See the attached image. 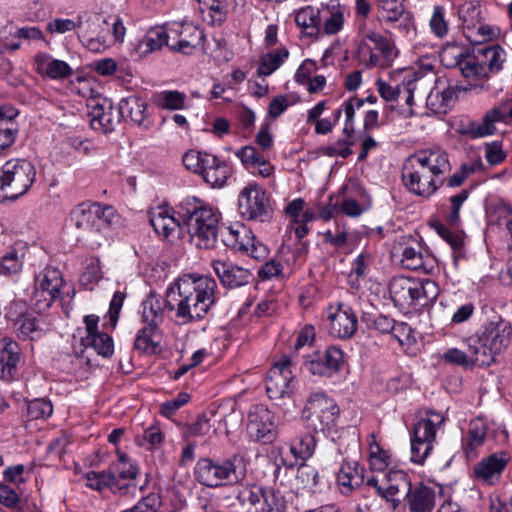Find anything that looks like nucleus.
<instances>
[{
	"label": "nucleus",
	"mask_w": 512,
	"mask_h": 512,
	"mask_svg": "<svg viewBox=\"0 0 512 512\" xmlns=\"http://www.w3.org/2000/svg\"><path fill=\"white\" fill-rule=\"evenodd\" d=\"M81 344L85 348H93L103 357L111 356L114 350L113 340L107 333L100 332L91 336H84L81 338Z\"/></svg>",
	"instance_id": "nucleus-50"
},
{
	"label": "nucleus",
	"mask_w": 512,
	"mask_h": 512,
	"mask_svg": "<svg viewBox=\"0 0 512 512\" xmlns=\"http://www.w3.org/2000/svg\"><path fill=\"white\" fill-rule=\"evenodd\" d=\"M161 334L155 324L145 325L141 328L135 337L134 349L146 355H154L160 353Z\"/></svg>",
	"instance_id": "nucleus-31"
},
{
	"label": "nucleus",
	"mask_w": 512,
	"mask_h": 512,
	"mask_svg": "<svg viewBox=\"0 0 512 512\" xmlns=\"http://www.w3.org/2000/svg\"><path fill=\"white\" fill-rule=\"evenodd\" d=\"M354 131L349 130L348 133L343 132V138L337 140L333 144H329L323 147L325 155L330 157L339 156L341 158H347L352 155L353 151L351 145L354 143Z\"/></svg>",
	"instance_id": "nucleus-51"
},
{
	"label": "nucleus",
	"mask_w": 512,
	"mask_h": 512,
	"mask_svg": "<svg viewBox=\"0 0 512 512\" xmlns=\"http://www.w3.org/2000/svg\"><path fill=\"white\" fill-rule=\"evenodd\" d=\"M320 16V27L326 34L333 35L342 29L344 17L339 8L322 6Z\"/></svg>",
	"instance_id": "nucleus-48"
},
{
	"label": "nucleus",
	"mask_w": 512,
	"mask_h": 512,
	"mask_svg": "<svg viewBox=\"0 0 512 512\" xmlns=\"http://www.w3.org/2000/svg\"><path fill=\"white\" fill-rule=\"evenodd\" d=\"M33 66L39 76L52 80L65 79L73 74V69L68 63L54 59L45 52H39L34 56Z\"/></svg>",
	"instance_id": "nucleus-23"
},
{
	"label": "nucleus",
	"mask_w": 512,
	"mask_h": 512,
	"mask_svg": "<svg viewBox=\"0 0 512 512\" xmlns=\"http://www.w3.org/2000/svg\"><path fill=\"white\" fill-rule=\"evenodd\" d=\"M407 0H375L379 19L390 30L401 35L412 34L415 27V20L412 12L406 7Z\"/></svg>",
	"instance_id": "nucleus-11"
},
{
	"label": "nucleus",
	"mask_w": 512,
	"mask_h": 512,
	"mask_svg": "<svg viewBox=\"0 0 512 512\" xmlns=\"http://www.w3.org/2000/svg\"><path fill=\"white\" fill-rule=\"evenodd\" d=\"M433 227L437 233L451 246L453 250L454 264L457 266L461 259L465 258L463 251V237L449 230L444 224L436 222Z\"/></svg>",
	"instance_id": "nucleus-49"
},
{
	"label": "nucleus",
	"mask_w": 512,
	"mask_h": 512,
	"mask_svg": "<svg viewBox=\"0 0 512 512\" xmlns=\"http://www.w3.org/2000/svg\"><path fill=\"white\" fill-rule=\"evenodd\" d=\"M21 358L19 345L11 338L4 337L0 339V378L11 380L16 371Z\"/></svg>",
	"instance_id": "nucleus-26"
},
{
	"label": "nucleus",
	"mask_w": 512,
	"mask_h": 512,
	"mask_svg": "<svg viewBox=\"0 0 512 512\" xmlns=\"http://www.w3.org/2000/svg\"><path fill=\"white\" fill-rule=\"evenodd\" d=\"M295 388V375L290 358L284 357L274 364L266 378V391L271 399H280L292 394Z\"/></svg>",
	"instance_id": "nucleus-12"
},
{
	"label": "nucleus",
	"mask_w": 512,
	"mask_h": 512,
	"mask_svg": "<svg viewBox=\"0 0 512 512\" xmlns=\"http://www.w3.org/2000/svg\"><path fill=\"white\" fill-rule=\"evenodd\" d=\"M161 507V498L156 493L143 497L134 507L122 512H158Z\"/></svg>",
	"instance_id": "nucleus-64"
},
{
	"label": "nucleus",
	"mask_w": 512,
	"mask_h": 512,
	"mask_svg": "<svg viewBox=\"0 0 512 512\" xmlns=\"http://www.w3.org/2000/svg\"><path fill=\"white\" fill-rule=\"evenodd\" d=\"M254 238L255 235L253 232L243 224L230 226L223 234L224 244L227 247L242 253L251 250L250 245H252Z\"/></svg>",
	"instance_id": "nucleus-33"
},
{
	"label": "nucleus",
	"mask_w": 512,
	"mask_h": 512,
	"mask_svg": "<svg viewBox=\"0 0 512 512\" xmlns=\"http://www.w3.org/2000/svg\"><path fill=\"white\" fill-rule=\"evenodd\" d=\"M36 176L34 165L25 159H11L0 169V202L15 200L30 189Z\"/></svg>",
	"instance_id": "nucleus-5"
},
{
	"label": "nucleus",
	"mask_w": 512,
	"mask_h": 512,
	"mask_svg": "<svg viewBox=\"0 0 512 512\" xmlns=\"http://www.w3.org/2000/svg\"><path fill=\"white\" fill-rule=\"evenodd\" d=\"M433 442L411 438V461L423 465L433 450Z\"/></svg>",
	"instance_id": "nucleus-63"
},
{
	"label": "nucleus",
	"mask_w": 512,
	"mask_h": 512,
	"mask_svg": "<svg viewBox=\"0 0 512 512\" xmlns=\"http://www.w3.org/2000/svg\"><path fill=\"white\" fill-rule=\"evenodd\" d=\"M331 332L339 338H350L357 329V317L352 309L340 306L336 313L330 316Z\"/></svg>",
	"instance_id": "nucleus-32"
},
{
	"label": "nucleus",
	"mask_w": 512,
	"mask_h": 512,
	"mask_svg": "<svg viewBox=\"0 0 512 512\" xmlns=\"http://www.w3.org/2000/svg\"><path fill=\"white\" fill-rule=\"evenodd\" d=\"M441 62L447 67H459L467 57V51L457 45H447L443 48L441 54Z\"/></svg>",
	"instance_id": "nucleus-60"
},
{
	"label": "nucleus",
	"mask_w": 512,
	"mask_h": 512,
	"mask_svg": "<svg viewBox=\"0 0 512 512\" xmlns=\"http://www.w3.org/2000/svg\"><path fill=\"white\" fill-rule=\"evenodd\" d=\"M410 166L422 167L434 177L439 178L441 175L450 170L448 155L442 150H423L408 158Z\"/></svg>",
	"instance_id": "nucleus-22"
},
{
	"label": "nucleus",
	"mask_w": 512,
	"mask_h": 512,
	"mask_svg": "<svg viewBox=\"0 0 512 512\" xmlns=\"http://www.w3.org/2000/svg\"><path fill=\"white\" fill-rule=\"evenodd\" d=\"M204 164L206 165L200 174L202 178L214 188L223 187L231 175L228 164L212 154L206 158Z\"/></svg>",
	"instance_id": "nucleus-28"
},
{
	"label": "nucleus",
	"mask_w": 512,
	"mask_h": 512,
	"mask_svg": "<svg viewBox=\"0 0 512 512\" xmlns=\"http://www.w3.org/2000/svg\"><path fill=\"white\" fill-rule=\"evenodd\" d=\"M458 16L466 35L482 20L481 7L474 1H466L460 6Z\"/></svg>",
	"instance_id": "nucleus-46"
},
{
	"label": "nucleus",
	"mask_w": 512,
	"mask_h": 512,
	"mask_svg": "<svg viewBox=\"0 0 512 512\" xmlns=\"http://www.w3.org/2000/svg\"><path fill=\"white\" fill-rule=\"evenodd\" d=\"M342 363L343 353L334 346L324 351H315L304 360V366L310 373L322 377H331L338 373Z\"/></svg>",
	"instance_id": "nucleus-15"
},
{
	"label": "nucleus",
	"mask_w": 512,
	"mask_h": 512,
	"mask_svg": "<svg viewBox=\"0 0 512 512\" xmlns=\"http://www.w3.org/2000/svg\"><path fill=\"white\" fill-rule=\"evenodd\" d=\"M90 109V125L92 129L103 133L115 130L120 122V113L114 112L112 103L106 98L90 99L87 103Z\"/></svg>",
	"instance_id": "nucleus-19"
},
{
	"label": "nucleus",
	"mask_w": 512,
	"mask_h": 512,
	"mask_svg": "<svg viewBox=\"0 0 512 512\" xmlns=\"http://www.w3.org/2000/svg\"><path fill=\"white\" fill-rule=\"evenodd\" d=\"M24 309V303L14 302L10 305L7 316L14 321L15 329L20 337L34 340L40 337L43 330L35 317L23 313Z\"/></svg>",
	"instance_id": "nucleus-24"
},
{
	"label": "nucleus",
	"mask_w": 512,
	"mask_h": 512,
	"mask_svg": "<svg viewBox=\"0 0 512 512\" xmlns=\"http://www.w3.org/2000/svg\"><path fill=\"white\" fill-rule=\"evenodd\" d=\"M431 32L438 38H444L449 32V22L446 18L445 8L435 5L429 20Z\"/></svg>",
	"instance_id": "nucleus-55"
},
{
	"label": "nucleus",
	"mask_w": 512,
	"mask_h": 512,
	"mask_svg": "<svg viewBox=\"0 0 512 512\" xmlns=\"http://www.w3.org/2000/svg\"><path fill=\"white\" fill-rule=\"evenodd\" d=\"M211 266L223 286L237 288L249 284L253 278L249 269L232 262L212 260Z\"/></svg>",
	"instance_id": "nucleus-21"
},
{
	"label": "nucleus",
	"mask_w": 512,
	"mask_h": 512,
	"mask_svg": "<svg viewBox=\"0 0 512 512\" xmlns=\"http://www.w3.org/2000/svg\"><path fill=\"white\" fill-rule=\"evenodd\" d=\"M264 488L256 485L246 486L240 489L236 499L242 506H257L263 497Z\"/></svg>",
	"instance_id": "nucleus-61"
},
{
	"label": "nucleus",
	"mask_w": 512,
	"mask_h": 512,
	"mask_svg": "<svg viewBox=\"0 0 512 512\" xmlns=\"http://www.w3.org/2000/svg\"><path fill=\"white\" fill-rule=\"evenodd\" d=\"M510 461L507 452H495L487 457L482 458L473 467L474 478L484 485L497 484L502 476L503 471Z\"/></svg>",
	"instance_id": "nucleus-17"
},
{
	"label": "nucleus",
	"mask_w": 512,
	"mask_h": 512,
	"mask_svg": "<svg viewBox=\"0 0 512 512\" xmlns=\"http://www.w3.org/2000/svg\"><path fill=\"white\" fill-rule=\"evenodd\" d=\"M146 102L137 95H130L119 102V113L141 124L146 118Z\"/></svg>",
	"instance_id": "nucleus-41"
},
{
	"label": "nucleus",
	"mask_w": 512,
	"mask_h": 512,
	"mask_svg": "<svg viewBox=\"0 0 512 512\" xmlns=\"http://www.w3.org/2000/svg\"><path fill=\"white\" fill-rule=\"evenodd\" d=\"M511 335L512 328L509 323L499 320L485 325L480 337L495 358L508 347Z\"/></svg>",
	"instance_id": "nucleus-20"
},
{
	"label": "nucleus",
	"mask_w": 512,
	"mask_h": 512,
	"mask_svg": "<svg viewBox=\"0 0 512 512\" xmlns=\"http://www.w3.org/2000/svg\"><path fill=\"white\" fill-rule=\"evenodd\" d=\"M367 484L375 489L378 496L389 502L392 509H396L406 499L412 487L410 478L402 470H391L381 477L373 476Z\"/></svg>",
	"instance_id": "nucleus-9"
},
{
	"label": "nucleus",
	"mask_w": 512,
	"mask_h": 512,
	"mask_svg": "<svg viewBox=\"0 0 512 512\" xmlns=\"http://www.w3.org/2000/svg\"><path fill=\"white\" fill-rule=\"evenodd\" d=\"M397 56L395 44L378 32H368L357 44V60L367 68H389Z\"/></svg>",
	"instance_id": "nucleus-6"
},
{
	"label": "nucleus",
	"mask_w": 512,
	"mask_h": 512,
	"mask_svg": "<svg viewBox=\"0 0 512 512\" xmlns=\"http://www.w3.org/2000/svg\"><path fill=\"white\" fill-rule=\"evenodd\" d=\"M410 512H432L435 506V491L426 485L412 486L405 499Z\"/></svg>",
	"instance_id": "nucleus-30"
},
{
	"label": "nucleus",
	"mask_w": 512,
	"mask_h": 512,
	"mask_svg": "<svg viewBox=\"0 0 512 512\" xmlns=\"http://www.w3.org/2000/svg\"><path fill=\"white\" fill-rule=\"evenodd\" d=\"M288 56L289 52L286 48H280L264 54L257 68V75L259 77L271 75L285 62Z\"/></svg>",
	"instance_id": "nucleus-44"
},
{
	"label": "nucleus",
	"mask_w": 512,
	"mask_h": 512,
	"mask_svg": "<svg viewBox=\"0 0 512 512\" xmlns=\"http://www.w3.org/2000/svg\"><path fill=\"white\" fill-rule=\"evenodd\" d=\"M270 413L263 406L254 407L248 414L247 430L257 440L267 438L271 432Z\"/></svg>",
	"instance_id": "nucleus-35"
},
{
	"label": "nucleus",
	"mask_w": 512,
	"mask_h": 512,
	"mask_svg": "<svg viewBox=\"0 0 512 512\" xmlns=\"http://www.w3.org/2000/svg\"><path fill=\"white\" fill-rule=\"evenodd\" d=\"M142 318L147 325L155 324L158 327L163 320V303L159 296L151 293L142 302Z\"/></svg>",
	"instance_id": "nucleus-45"
},
{
	"label": "nucleus",
	"mask_w": 512,
	"mask_h": 512,
	"mask_svg": "<svg viewBox=\"0 0 512 512\" xmlns=\"http://www.w3.org/2000/svg\"><path fill=\"white\" fill-rule=\"evenodd\" d=\"M389 293L395 306L400 309H409L417 303L424 306L435 301L438 296V286L428 279L397 276L390 281Z\"/></svg>",
	"instance_id": "nucleus-4"
},
{
	"label": "nucleus",
	"mask_w": 512,
	"mask_h": 512,
	"mask_svg": "<svg viewBox=\"0 0 512 512\" xmlns=\"http://www.w3.org/2000/svg\"><path fill=\"white\" fill-rule=\"evenodd\" d=\"M167 35H169L168 25L148 31L137 46L138 53L146 55L161 49L164 45L169 47L170 40Z\"/></svg>",
	"instance_id": "nucleus-39"
},
{
	"label": "nucleus",
	"mask_w": 512,
	"mask_h": 512,
	"mask_svg": "<svg viewBox=\"0 0 512 512\" xmlns=\"http://www.w3.org/2000/svg\"><path fill=\"white\" fill-rule=\"evenodd\" d=\"M315 446L316 442L314 436L310 433H306L294 440L290 447V451L295 458L306 460L313 455Z\"/></svg>",
	"instance_id": "nucleus-54"
},
{
	"label": "nucleus",
	"mask_w": 512,
	"mask_h": 512,
	"mask_svg": "<svg viewBox=\"0 0 512 512\" xmlns=\"http://www.w3.org/2000/svg\"><path fill=\"white\" fill-rule=\"evenodd\" d=\"M27 417L31 420L43 419L51 416L52 403L46 399H34L27 404Z\"/></svg>",
	"instance_id": "nucleus-62"
},
{
	"label": "nucleus",
	"mask_w": 512,
	"mask_h": 512,
	"mask_svg": "<svg viewBox=\"0 0 512 512\" xmlns=\"http://www.w3.org/2000/svg\"><path fill=\"white\" fill-rule=\"evenodd\" d=\"M499 34V28L487 25L481 20L465 37L472 43H484L496 39Z\"/></svg>",
	"instance_id": "nucleus-56"
},
{
	"label": "nucleus",
	"mask_w": 512,
	"mask_h": 512,
	"mask_svg": "<svg viewBox=\"0 0 512 512\" xmlns=\"http://www.w3.org/2000/svg\"><path fill=\"white\" fill-rule=\"evenodd\" d=\"M187 96L178 90H163L153 96V103L163 110H182L185 108Z\"/></svg>",
	"instance_id": "nucleus-43"
},
{
	"label": "nucleus",
	"mask_w": 512,
	"mask_h": 512,
	"mask_svg": "<svg viewBox=\"0 0 512 512\" xmlns=\"http://www.w3.org/2000/svg\"><path fill=\"white\" fill-rule=\"evenodd\" d=\"M23 267V257L15 249H10L0 258V275L18 274Z\"/></svg>",
	"instance_id": "nucleus-57"
},
{
	"label": "nucleus",
	"mask_w": 512,
	"mask_h": 512,
	"mask_svg": "<svg viewBox=\"0 0 512 512\" xmlns=\"http://www.w3.org/2000/svg\"><path fill=\"white\" fill-rule=\"evenodd\" d=\"M17 115L18 110L12 105L0 107V153L15 141L18 128L14 119Z\"/></svg>",
	"instance_id": "nucleus-29"
},
{
	"label": "nucleus",
	"mask_w": 512,
	"mask_h": 512,
	"mask_svg": "<svg viewBox=\"0 0 512 512\" xmlns=\"http://www.w3.org/2000/svg\"><path fill=\"white\" fill-rule=\"evenodd\" d=\"M469 357L473 360V366H489L495 362L492 353L479 336L470 337L466 342Z\"/></svg>",
	"instance_id": "nucleus-42"
},
{
	"label": "nucleus",
	"mask_w": 512,
	"mask_h": 512,
	"mask_svg": "<svg viewBox=\"0 0 512 512\" xmlns=\"http://www.w3.org/2000/svg\"><path fill=\"white\" fill-rule=\"evenodd\" d=\"M169 48L174 52L190 55L199 47L204 39L203 32L189 22L168 24Z\"/></svg>",
	"instance_id": "nucleus-14"
},
{
	"label": "nucleus",
	"mask_w": 512,
	"mask_h": 512,
	"mask_svg": "<svg viewBox=\"0 0 512 512\" xmlns=\"http://www.w3.org/2000/svg\"><path fill=\"white\" fill-rule=\"evenodd\" d=\"M83 17L78 16L76 19L69 18H55L47 23V30L51 34H64L75 29L82 28Z\"/></svg>",
	"instance_id": "nucleus-59"
},
{
	"label": "nucleus",
	"mask_w": 512,
	"mask_h": 512,
	"mask_svg": "<svg viewBox=\"0 0 512 512\" xmlns=\"http://www.w3.org/2000/svg\"><path fill=\"white\" fill-rule=\"evenodd\" d=\"M118 460L111 463L108 472L112 482V492L121 495L135 489L134 481L138 475V467L131 463L125 453L117 452Z\"/></svg>",
	"instance_id": "nucleus-16"
},
{
	"label": "nucleus",
	"mask_w": 512,
	"mask_h": 512,
	"mask_svg": "<svg viewBox=\"0 0 512 512\" xmlns=\"http://www.w3.org/2000/svg\"><path fill=\"white\" fill-rule=\"evenodd\" d=\"M445 418L435 411H427V417L420 419L414 426L412 438L435 442L437 430L444 424Z\"/></svg>",
	"instance_id": "nucleus-37"
},
{
	"label": "nucleus",
	"mask_w": 512,
	"mask_h": 512,
	"mask_svg": "<svg viewBox=\"0 0 512 512\" xmlns=\"http://www.w3.org/2000/svg\"><path fill=\"white\" fill-rule=\"evenodd\" d=\"M368 462L370 469L377 472H384L391 463L389 452L380 446L374 433L368 436Z\"/></svg>",
	"instance_id": "nucleus-40"
},
{
	"label": "nucleus",
	"mask_w": 512,
	"mask_h": 512,
	"mask_svg": "<svg viewBox=\"0 0 512 512\" xmlns=\"http://www.w3.org/2000/svg\"><path fill=\"white\" fill-rule=\"evenodd\" d=\"M238 210L244 219L258 222L268 221L273 213L268 194L255 183L247 184L240 191Z\"/></svg>",
	"instance_id": "nucleus-10"
},
{
	"label": "nucleus",
	"mask_w": 512,
	"mask_h": 512,
	"mask_svg": "<svg viewBox=\"0 0 512 512\" xmlns=\"http://www.w3.org/2000/svg\"><path fill=\"white\" fill-rule=\"evenodd\" d=\"M402 178L409 191L424 197L432 195L443 183L422 167L410 166L408 162L403 168Z\"/></svg>",
	"instance_id": "nucleus-18"
},
{
	"label": "nucleus",
	"mask_w": 512,
	"mask_h": 512,
	"mask_svg": "<svg viewBox=\"0 0 512 512\" xmlns=\"http://www.w3.org/2000/svg\"><path fill=\"white\" fill-rule=\"evenodd\" d=\"M478 56L482 58L483 66H487L490 72H499L506 60V53L500 45H491L478 50Z\"/></svg>",
	"instance_id": "nucleus-47"
},
{
	"label": "nucleus",
	"mask_w": 512,
	"mask_h": 512,
	"mask_svg": "<svg viewBox=\"0 0 512 512\" xmlns=\"http://www.w3.org/2000/svg\"><path fill=\"white\" fill-rule=\"evenodd\" d=\"M217 283L208 276L184 275L166 291V307L180 324L203 319L216 300Z\"/></svg>",
	"instance_id": "nucleus-1"
},
{
	"label": "nucleus",
	"mask_w": 512,
	"mask_h": 512,
	"mask_svg": "<svg viewBox=\"0 0 512 512\" xmlns=\"http://www.w3.org/2000/svg\"><path fill=\"white\" fill-rule=\"evenodd\" d=\"M180 215L190 242L200 249H211L217 242L219 213L204 201L191 198L180 205Z\"/></svg>",
	"instance_id": "nucleus-2"
},
{
	"label": "nucleus",
	"mask_w": 512,
	"mask_h": 512,
	"mask_svg": "<svg viewBox=\"0 0 512 512\" xmlns=\"http://www.w3.org/2000/svg\"><path fill=\"white\" fill-rule=\"evenodd\" d=\"M247 474L245 460L239 454L213 461L210 458L199 459L194 469L197 481L208 488L232 486L242 482Z\"/></svg>",
	"instance_id": "nucleus-3"
},
{
	"label": "nucleus",
	"mask_w": 512,
	"mask_h": 512,
	"mask_svg": "<svg viewBox=\"0 0 512 512\" xmlns=\"http://www.w3.org/2000/svg\"><path fill=\"white\" fill-rule=\"evenodd\" d=\"M110 21L102 14H96L83 21L79 38L92 52H101L109 47Z\"/></svg>",
	"instance_id": "nucleus-13"
},
{
	"label": "nucleus",
	"mask_w": 512,
	"mask_h": 512,
	"mask_svg": "<svg viewBox=\"0 0 512 512\" xmlns=\"http://www.w3.org/2000/svg\"><path fill=\"white\" fill-rule=\"evenodd\" d=\"M487 434V424L482 418L470 421L467 436L463 440V449L468 458L477 455V449L484 444Z\"/></svg>",
	"instance_id": "nucleus-38"
},
{
	"label": "nucleus",
	"mask_w": 512,
	"mask_h": 512,
	"mask_svg": "<svg viewBox=\"0 0 512 512\" xmlns=\"http://www.w3.org/2000/svg\"><path fill=\"white\" fill-rule=\"evenodd\" d=\"M262 500L261 512H286L287 510V501L278 489L264 488Z\"/></svg>",
	"instance_id": "nucleus-52"
},
{
	"label": "nucleus",
	"mask_w": 512,
	"mask_h": 512,
	"mask_svg": "<svg viewBox=\"0 0 512 512\" xmlns=\"http://www.w3.org/2000/svg\"><path fill=\"white\" fill-rule=\"evenodd\" d=\"M320 13L321 8L306 6L297 12L295 16V22L298 26L304 29L319 31L321 17Z\"/></svg>",
	"instance_id": "nucleus-53"
},
{
	"label": "nucleus",
	"mask_w": 512,
	"mask_h": 512,
	"mask_svg": "<svg viewBox=\"0 0 512 512\" xmlns=\"http://www.w3.org/2000/svg\"><path fill=\"white\" fill-rule=\"evenodd\" d=\"M459 91L458 86L445 79H437L427 97V105L436 113H445L454 103Z\"/></svg>",
	"instance_id": "nucleus-25"
},
{
	"label": "nucleus",
	"mask_w": 512,
	"mask_h": 512,
	"mask_svg": "<svg viewBox=\"0 0 512 512\" xmlns=\"http://www.w3.org/2000/svg\"><path fill=\"white\" fill-rule=\"evenodd\" d=\"M64 286L62 272L53 266H47L34 278L32 302L38 312L46 311L60 297Z\"/></svg>",
	"instance_id": "nucleus-8"
},
{
	"label": "nucleus",
	"mask_w": 512,
	"mask_h": 512,
	"mask_svg": "<svg viewBox=\"0 0 512 512\" xmlns=\"http://www.w3.org/2000/svg\"><path fill=\"white\" fill-rule=\"evenodd\" d=\"M150 223L158 235L170 237L179 228V222L166 206H159L151 210Z\"/></svg>",
	"instance_id": "nucleus-36"
},
{
	"label": "nucleus",
	"mask_w": 512,
	"mask_h": 512,
	"mask_svg": "<svg viewBox=\"0 0 512 512\" xmlns=\"http://www.w3.org/2000/svg\"><path fill=\"white\" fill-rule=\"evenodd\" d=\"M363 469L357 461H344L337 474V483L342 494H350L363 482Z\"/></svg>",
	"instance_id": "nucleus-34"
},
{
	"label": "nucleus",
	"mask_w": 512,
	"mask_h": 512,
	"mask_svg": "<svg viewBox=\"0 0 512 512\" xmlns=\"http://www.w3.org/2000/svg\"><path fill=\"white\" fill-rule=\"evenodd\" d=\"M318 484V472L310 465L301 464L296 471V489H311Z\"/></svg>",
	"instance_id": "nucleus-58"
},
{
	"label": "nucleus",
	"mask_w": 512,
	"mask_h": 512,
	"mask_svg": "<svg viewBox=\"0 0 512 512\" xmlns=\"http://www.w3.org/2000/svg\"><path fill=\"white\" fill-rule=\"evenodd\" d=\"M98 211L99 203L80 204L72 211L71 221L83 235L91 236L98 233Z\"/></svg>",
	"instance_id": "nucleus-27"
},
{
	"label": "nucleus",
	"mask_w": 512,
	"mask_h": 512,
	"mask_svg": "<svg viewBox=\"0 0 512 512\" xmlns=\"http://www.w3.org/2000/svg\"><path fill=\"white\" fill-rule=\"evenodd\" d=\"M303 415L308 421V427L324 432L336 426L339 407L324 392H315L307 399Z\"/></svg>",
	"instance_id": "nucleus-7"
}]
</instances>
